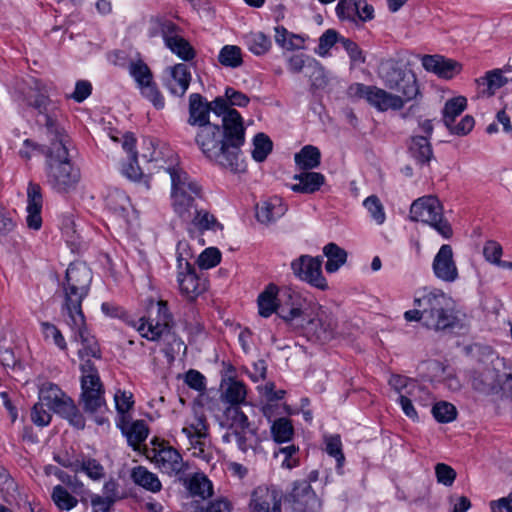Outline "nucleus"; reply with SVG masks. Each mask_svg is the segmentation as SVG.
I'll return each instance as SVG.
<instances>
[{
	"mask_svg": "<svg viewBox=\"0 0 512 512\" xmlns=\"http://www.w3.org/2000/svg\"><path fill=\"white\" fill-rule=\"evenodd\" d=\"M358 0H340L336 6V14L341 20L356 23Z\"/></svg>",
	"mask_w": 512,
	"mask_h": 512,
	"instance_id": "59",
	"label": "nucleus"
},
{
	"mask_svg": "<svg viewBox=\"0 0 512 512\" xmlns=\"http://www.w3.org/2000/svg\"><path fill=\"white\" fill-rule=\"evenodd\" d=\"M306 73L313 87L321 88L327 84L324 68L317 60L307 57Z\"/></svg>",
	"mask_w": 512,
	"mask_h": 512,
	"instance_id": "51",
	"label": "nucleus"
},
{
	"mask_svg": "<svg viewBox=\"0 0 512 512\" xmlns=\"http://www.w3.org/2000/svg\"><path fill=\"white\" fill-rule=\"evenodd\" d=\"M323 259L301 255L291 262V269L296 277L322 291L328 289V283L322 274Z\"/></svg>",
	"mask_w": 512,
	"mask_h": 512,
	"instance_id": "14",
	"label": "nucleus"
},
{
	"mask_svg": "<svg viewBox=\"0 0 512 512\" xmlns=\"http://www.w3.org/2000/svg\"><path fill=\"white\" fill-rule=\"evenodd\" d=\"M410 219L432 226L444 238L453 234L451 225L442 217V207L436 197L426 196L415 200L410 207Z\"/></svg>",
	"mask_w": 512,
	"mask_h": 512,
	"instance_id": "8",
	"label": "nucleus"
},
{
	"mask_svg": "<svg viewBox=\"0 0 512 512\" xmlns=\"http://www.w3.org/2000/svg\"><path fill=\"white\" fill-rule=\"evenodd\" d=\"M275 42L282 48L287 50L304 49L305 39L299 34L289 32L283 26L275 27Z\"/></svg>",
	"mask_w": 512,
	"mask_h": 512,
	"instance_id": "38",
	"label": "nucleus"
},
{
	"mask_svg": "<svg viewBox=\"0 0 512 512\" xmlns=\"http://www.w3.org/2000/svg\"><path fill=\"white\" fill-rule=\"evenodd\" d=\"M435 475L438 483L444 486H452L456 479V471L445 463H437L435 465Z\"/></svg>",
	"mask_w": 512,
	"mask_h": 512,
	"instance_id": "63",
	"label": "nucleus"
},
{
	"mask_svg": "<svg viewBox=\"0 0 512 512\" xmlns=\"http://www.w3.org/2000/svg\"><path fill=\"white\" fill-rule=\"evenodd\" d=\"M218 62L226 67L235 69L243 64L242 49L236 45H225L218 54Z\"/></svg>",
	"mask_w": 512,
	"mask_h": 512,
	"instance_id": "42",
	"label": "nucleus"
},
{
	"mask_svg": "<svg viewBox=\"0 0 512 512\" xmlns=\"http://www.w3.org/2000/svg\"><path fill=\"white\" fill-rule=\"evenodd\" d=\"M141 95L150 101L156 109H163L165 106L164 97L157 84L151 80L139 86Z\"/></svg>",
	"mask_w": 512,
	"mask_h": 512,
	"instance_id": "53",
	"label": "nucleus"
},
{
	"mask_svg": "<svg viewBox=\"0 0 512 512\" xmlns=\"http://www.w3.org/2000/svg\"><path fill=\"white\" fill-rule=\"evenodd\" d=\"M226 425L233 431L245 432L250 429L248 417L241 410L240 406H229L224 411Z\"/></svg>",
	"mask_w": 512,
	"mask_h": 512,
	"instance_id": "40",
	"label": "nucleus"
},
{
	"mask_svg": "<svg viewBox=\"0 0 512 512\" xmlns=\"http://www.w3.org/2000/svg\"><path fill=\"white\" fill-rule=\"evenodd\" d=\"M305 303V298L299 292L288 287L279 290L277 315L291 331L299 327V323L305 315L303 310Z\"/></svg>",
	"mask_w": 512,
	"mask_h": 512,
	"instance_id": "12",
	"label": "nucleus"
},
{
	"mask_svg": "<svg viewBox=\"0 0 512 512\" xmlns=\"http://www.w3.org/2000/svg\"><path fill=\"white\" fill-rule=\"evenodd\" d=\"M129 73L137 83L138 87L153 80L151 69L142 60L132 62L129 65Z\"/></svg>",
	"mask_w": 512,
	"mask_h": 512,
	"instance_id": "57",
	"label": "nucleus"
},
{
	"mask_svg": "<svg viewBox=\"0 0 512 512\" xmlns=\"http://www.w3.org/2000/svg\"><path fill=\"white\" fill-rule=\"evenodd\" d=\"M423 68L440 78L451 79L460 72L461 65L441 55H424L421 57Z\"/></svg>",
	"mask_w": 512,
	"mask_h": 512,
	"instance_id": "25",
	"label": "nucleus"
},
{
	"mask_svg": "<svg viewBox=\"0 0 512 512\" xmlns=\"http://www.w3.org/2000/svg\"><path fill=\"white\" fill-rule=\"evenodd\" d=\"M224 399L230 406L237 405L245 402L247 391L243 382L231 380L224 392Z\"/></svg>",
	"mask_w": 512,
	"mask_h": 512,
	"instance_id": "50",
	"label": "nucleus"
},
{
	"mask_svg": "<svg viewBox=\"0 0 512 512\" xmlns=\"http://www.w3.org/2000/svg\"><path fill=\"white\" fill-rule=\"evenodd\" d=\"M51 499L61 511H70L78 504V499L69 493L62 485H56L53 488Z\"/></svg>",
	"mask_w": 512,
	"mask_h": 512,
	"instance_id": "45",
	"label": "nucleus"
},
{
	"mask_svg": "<svg viewBox=\"0 0 512 512\" xmlns=\"http://www.w3.org/2000/svg\"><path fill=\"white\" fill-rule=\"evenodd\" d=\"M45 152V172L48 185L57 193L65 194L76 189L81 179L80 169L70 158L73 147L67 133L53 130Z\"/></svg>",
	"mask_w": 512,
	"mask_h": 512,
	"instance_id": "2",
	"label": "nucleus"
},
{
	"mask_svg": "<svg viewBox=\"0 0 512 512\" xmlns=\"http://www.w3.org/2000/svg\"><path fill=\"white\" fill-rule=\"evenodd\" d=\"M65 393L53 383H44L39 390V400L50 410L65 397Z\"/></svg>",
	"mask_w": 512,
	"mask_h": 512,
	"instance_id": "47",
	"label": "nucleus"
},
{
	"mask_svg": "<svg viewBox=\"0 0 512 512\" xmlns=\"http://www.w3.org/2000/svg\"><path fill=\"white\" fill-rule=\"evenodd\" d=\"M220 97L227 107L222 115L227 141L231 149L235 150L238 159H241V148L245 143L246 129L241 114L233 107H246L250 99L246 94L232 87H226L224 96Z\"/></svg>",
	"mask_w": 512,
	"mask_h": 512,
	"instance_id": "6",
	"label": "nucleus"
},
{
	"mask_svg": "<svg viewBox=\"0 0 512 512\" xmlns=\"http://www.w3.org/2000/svg\"><path fill=\"white\" fill-rule=\"evenodd\" d=\"M106 207L116 215L125 218L131 206L129 197L125 192L115 188L108 192L105 198Z\"/></svg>",
	"mask_w": 512,
	"mask_h": 512,
	"instance_id": "34",
	"label": "nucleus"
},
{
	"mask_svg": "<svg viewBox=\"0 0 512 512\" xmlns=\"http://www.w3.org/2000/svg\"><path fill=\"white\" fill-rule=\"evenodd\" d=\"M78 472L85 473L94 481L102 479L105 475L104 467L98 460L83 454H81V459L79 460Z\"/></svg>",
	"mask_w": 512,
	"mask_h": 512,
	"instance_id": "48",
	"label": "nucleus"
},
{
	"mask_svg": "<svg viewBox=\"0 0 512 512\" xmlns=\"http://www.w3.org/2000/svg\"><path fill=\"white\" fill-rule=\"evenodd\" d=\"M414 306L424 313V326L435 331L452 329L458 324L451 298L440 290L424 292L414 298Z\"/></svg>",
	"mask_w": 512,
	"mask_h": 512,
	"instance_id": "3",
	"label": "nucleus"
},
{
	"mask_svg": "<svg viewBox=\"0 0 512 512\" xmlns=\"http://www.w3.org/2000/svg\"><path fill=\"white\" fill-rule=\"evenodd\" d=\"M408 151L421 165L429 164L434 157L433 149L428 137L422 135L411 136L408 143Z\"/></svg>",
	"mask_w": 512,
	"mask_h": 512,
	"instance_id": "31",
	"label": "nucleus"
},
{
	"mask_svg": "<svg viewBox=\"0 0 512 512\" xmlns=\"http://www.w3.org/2000/svg\"><path fill=\"white\" fill-rule=\"evenodd\" d=\"M295 512H321L322 501L306 480L293 482L292 490L286 495Z\"/></svg>",
	"mask_w": 512,
	"mask_h": 512,
	"instance_id": "15",
	"label": "nucleus"
},
{
	"mask_svg": "<svg viewBox=\"0 0 512 512\" xmlns=\"http://www.w3.org/2000/svg\"><path fill=\"white\" fill-rule=\"evenodd\" d=\"M188 490L193 496L206 499L213 494V485L204 474H195L189 479Z\"/></svg>",
	"mask_w": 512,
	"mask_h": 512,
	"instance_id": "44",
	"label": "nucleus"
},
{
	"mask_svg": "<svg viewBox=\"0 0 512 512\" xmlns=\"http://www.w3.org/2000/svg\"><path fill=\"white\" fill-rule=\"evenodd\" d=\"M287 211L279 197H271L256 205V217L261 223H271L282 217Z\"/></svg>",
	"mask_w": 512,
	"mask_h": 512,
	"instance_id": "29",
	"label": "nucleus"
},
{
	"mask_svg": "<svg viewBox=\"0 0 512 512\" xmlns=\"http://www.w3.org/2000/svg\"><path fill=\"white\" fill-rule=\"evenodd\" d=\"M323 253L327 257L325 270L328 273H334L345 264L347 260V252L337 244L331 242L324 246Z\"/></svg>",
	"mask_w": 512,
	"mask_h": 512,
	"instance_id": "37",
	"label": "nucleus"
},
{
	"mask_svg": "<svg viewBox=\"0 0 512 512\" xmlns=\"http://www.w3.org/2000/svg\"><path fill=\"white\" fill-rule=\"evenodd\" d=\"M279 288L277 285L270 283L259 294L257 299L258 310L260 316L264 318L270 317L273 313L278 312Z\"/></svg>",
	"mask_w": 512,
	"mask_h": 512,
	"instance_id": "32",
	"label": "nucleus"
},
{
	"mask_svg": "<svg viewBox=\"0 0 512 512\" xmlns=\"http://www.w3.org/2000/svg\"><path fill=\"white\" fill-rule=\"evenodd\" d=\"M378 74L385 86L396 92L394 96L402 101V108L406 103L418 101L422 98L420 84L416 74L403 67L400 61L387 59L380 63Z\"/></svg>",
	"mask_w": 512,
	"mask_h": 512,
	"instance_id": "4",
	"label": "nucleus"
},
{
	"mask_svg": "<svg viewBox=\"0 0 512 512\" xmlns=\"http://www.w3.org/2000/svg\"><path fill=\"white\" fill-rule=\"evenodd\" d=\"M81 377V398L86 412H97L105 405L103 397L104 389L98 371L94 363L87 359L80 366Z\"/></svg>",
	"mask_w": 512,
	"mask_h": 512,
	"instance_id": "9",
	"label": "nucleus"
},
{
	"mask_svg": "<svg viewBox=\"0 0 512 512\" xmlns=\"http://www.w3.org/2000/svg\"><path fill=\"white\" fill-rule=\"evenodd\" d=\"M252 158L256 162H263L272 152L273 143L271 139L264 133H257L253 139Z\"/></svg>",
	"mask_w": 512,
	"mask_h": 512,
	"instance_id": "49",
	"label": "nucleus"
},
{
	"mask_svg": "<svg viewBox=\"0 0 512 512\" xmlns=\"http://www.w3.org/2000/svg\"><path fill=\"white\" fill-rule=\"evenodd\" d=\"M47 147L48 145H41L31 139H25L18 150V155L21 159L29 161L35 154L45 155Z\"/></svg>",
	"mask_w": 512,
	"mask_h": 512,
	"instance_id": "60",
	"label": "nucleus"
},
{
	"mask_svg": "<svg viewBox=\"0 0 512 512\" xmlns=\"http://www.w3.org/2000/svg\"><path fill=\"white\" fill-rule=\"evenodd\" d=\"M172 53L176 54L181 60L189 62L196 56V51L192 45L182 36L167 39L166 45Z\"/></svg>",
	"mask_w": 512,
	"mask_h": 512,
	"instance_id": "43",
	"label": "nucleus"
},
{
	"mask_svg": "<svg viewBox=\"0 0 512 512\" xmlns=\"http://www.w3.org/2000/svg\"><path fill=\"white\" fill-rule=\"evenodd\" d=\"M479 85L486 86L483 93L488 97L493 96L496 91L508 83V79L504 76L503 70L493 69L486 72L484 77L477 80Z\"/></svg>",
	"mask_w": 512,
	"mask_h": 512,
	"instance_id": "39",
	"label": "nucleus"
},
{
	"mask_svg": "<svg viewBox=\"0 0 512 512\" xmlns=\"http://www.w3.org/2000/svg\"><path fill=\"white\" fill-rule=\"evenodd\" d=\"M467 99L464 96H458L449 99L442 111V120L446 127H450L454 123L456 117H458L466 108Z\"/></svg>",
	"mask_w": 512,
	"mask_h": 512,
	"instance_id": "41",
	"label": "nucleus"
},
{
	"mask_svg": "<svg viewBox=\"0 0 512 512\" xmlns=\"http://www.w3.org/2000/svg\"><path fill=\"white\" fill-rule=\"evenodd\" d=\"M42 332L45 339L52 338L54 344L61 350H67V343L61 333V331L52 323L42 322Z\"/></svg>",
	"mask_w": 512,
	"mask_h": 512,
	"instance_id": "62",
	"label": "nucleus"
},
{
	"mask_svg": "<svg viewBox=\"0 0 512 512\" xmlns=\"http://www.w3.org/2000/svg\"><path fill=\"white\" fill-rule=\"evenodd\" d=\"M43 196L41 186L34 182H29L27 187V217L26 223L30 229L39 230L42 226Z\"/></svg>",
	"mask_w": 512,
	"mask_h": 512,
	"instance_id": "23",
	"label": "nucleus"
},
{
	"mask_svg": "<svg viewBox=\"0 0 512 512\" xmlns=\"http://www.w3.org/2000/svg\"><path fill=\"white\" fill-rule=\"evenodd\" d=\"M221 261V253L217 248L208 247L198 257L197 263L202 269H210Z\"/></svg>",
	"mask_w": 512,
	"mask_h": 512,
	"instance_id": "61",
	"label": "nucleus"
},
{
	"mask_svg": "<svg viewBox=\"0 0 512 512\" xmlns=\"http://www.w3.org/2000/svg\"><path fill=\"white\" fill-rule=\"evenodd\" d=\"M295 163L303 171L317 168L321 163L320 150L313 145L304 146L295 154Z\"/></svg>",
	"mask_w": 512,
	"mask_h": 512,
	"instance_id": "35",
	"label": "nucleus"
},
{
	"mask_svg": "<svg viewBox=\"0 0 512 512\" xmlns=\"http://www.w3.org/2000/svg\"><path fill=\"white\" fill-rule=\"evenodd\" d=\"M271 434L276 442H287L292 438L293 426L287 418H279L275 420L271 426Z\"/></svg>",
	"mask_w": 512,
	"mask_h": 512,
	"instance_id": "52",
	"label": "nucleus"
},
{
	"mask_svg": "<svg viewBox=\"0 0 512 512\" xmlns=\"http://www.w3.org/2000/svg\"><path fill=\"white\" fill-rule=\"evenodd\" d=\"M293 180L297 183L290 186L291 190L303 194H313L319 191L326 181L322 173L309 170L295 174Z\"/></svg>",
	"mask_w": 512,
	"mask_h": 512,
	"instance_id": "28",
	"label": "nucleus"
},
{
	"mask_svg": "<svg viewBox=\"0 0 512 512\" xmlns=\"http://www.w3.org/2000/svg\"><path fill=\"white\" fill-rule=\"evenodd\" d=\"M226 108L221 97L208 102L201 94L192 93L189 96L187 123L199 127L195 142L207 160L232 173H241L246 170V165L231 149L223 123L217 125L210 122L211 112L222 117Z\"/></svg>",
	"mask_w": 512,
	"mask_h": 512,
	"instance_id": "1",
	"label": "nucleus"
},
{
	"mask_svg": "<svg viewBox=\"0 0 512 512\" xmlns=\"http://www.w3.org/2000/svg\"><path fill=\"white\" fill-rule=\"evenodd\" d=\"M62 233L66 238V242L74 248H80L81 246V236L77 231L76 224L71 219H66L63 223Z\"/></svg>",
	"mask_w": 512,
	"mask_h": 512,
	"instance_id": "64",
	"label": "nucleus"
},
{
	"mask_svg": "<svg viewBox=\"0 0 512 512\" xmlns=\"http://www.w3.org/2000/svg\"><path fill=\"white\" fill-rule=\"evenodd\" d=\"M389 385L400 395H414L416 390H420V386L415 380L409 379L401 375H392L389 379Z\"/></svg>",
	"mask_w": 512,
	"mask_h": 512,
	"instance_id": "54",
	"label": "nucleus"
},
{
	"mask_svg": "<svg viewBox=\"0 0 512 512\" xmlns=\"http://www.w3.org/2000/svg\"><path fill=\"white\" fill-rule=\"evenodd\" d=\"M171 177V199L174 212L183 220L191 218L192 209L202 199L201 186L179 167L167 169Z\"/></svg>",
	"mask_w": 512,
	"mask_h": 512,
	"instance_id": "5",
	"label": "nucleus"
},
{
	"mask_svg": "<svg viewBox=\"0 0 512 512\" xmlns=\"http://www.w3.org/2000/svg\"><path fill=\"white\" fill-rule=\"evenodd\" d=\"M29 104L38 111L40 118L37 121L46 128V136L48 140L52 139L53 130L67 133L59 122V111L50 108L51 101L47 96L38 94Z\"/></svg>",
	"mask_w": 512,
	"mask_h": 512,
	"instance_id": "22",
	"label": "nucleus"
},
{
	"mask_svg": "<svg viewBox=\"0 0 512 512\" xmlns=\"http://www.w3.org/2000/svg\"><path fill=\"white\" fill-rule=\"evenodd\" d=\"M338 328L336 316L325 307H318L313 316L304 315L294 333L311 342L326 343L332 340Z\"/></svg>",
	"mask_w": 512,
	"mask_h": 512,
	"instance_id": "7",
	"label": "nucleus"
},
{
	"mask_svg": "<svg viewBox=\"0 0 512 512\" xmlns=\"http://www.w3.org/2000/svg\"><path fill=\"white\" fill-rule=\"evenodd\" d=\"M432 414L438 422L449 423L456 419L457 410L453 404L440 401L433 406Z\"/></svg>",
	"mask_w": 512,
	"mask_h": 512,
	"instance_id": "56",
	"label": "nucleus"
},
{
	"mask_svg": "<svg viewBox=\"0 0 512 512\" xmlns=\"http://www.w3.org/2000/svg\"><path fill=\"white\" fill-rule=\"evenodd\" d=\"M192 75L187 64L178 63L164 70L163 86L175 97H183L187 92Z\"/></svg>",
	"mask_w": 512,
	"mask_h": 512,
	"instance_id": "18",
	"label": "nucleus"
},
{
	"mask_svg": "<svg viewBox=\"0 0 512 512\" xmlns=\"http://www.w3.org/2000/svg\"><path fill=\"white\" fill-rule=\"evenodd\" d=\"M117 427L126 437L127 443L133 450H138L149 434V428L144 420H136L131 422L129 416L118 418Z\"/></svg>",
	"mask_w": 512,
	"mask_h": 512,
	"instance_id": "24",
	"label": "nucleus"
},
{
	"mask_svg": "<svg viewBox=\"0 0 512 512\" xmlns=\"http://www.w3.org/2000/svg\"><path fill=\"white\" fill-rule=\"evenodd\" d=\"M157 318L148 319L140 318L137 323L134 324L137 331L142 337L150 340L157 341L164 334H169L173 324L172 314L169 312L167 302L159 300L156 303Z\"/></svg>",
	"mask_w": 512,
	"mask_h": 512,
	"instance_id": "13",
	"label": "nucleus"
},
{
	"mask_svg": "<svg viewBox=\"0 0 512 512\" xmlns=\"http://www.w3.org/2000/svg\"><path fill=\"white\" fill-rule=\"evenodd\" d=\"M92 271L84 262L71 263L65 275L64 284L79 287L80 290H90Z\"/></svg>",
	"mask_w": 512,
	"mask_h": 512,
	"instance_id": "30",
	"label": "nucleus"
},
{
	"mask_svg": "<svg viewBox=\"0 0 512 512\" xmlns=\"http://www.w3.org/2000/svg\"><path fill=\"white\" fill-rule=\"evenodd\" d=\"M177 281L181 294L190 302L207 290V280L197 275L190 262H185L179 270Z\"/></svg>",
	"mask_w": 512,
	"mask_h": 512,
	"instance_id": "19",
	"label": "nucleus"
},
{
	"mask_svg": "<svg viewBox=\"0 0 512 512\" xmlns=\"http://www.w3.org/2000/svg\"><path fill=\"white\" fill-rule=\"evenodd\" d=\"M131 478L135 484L153 493L159 492L162 488L157 475L143 466L133 468Z\"/></svg>",
	"mask_w": 512,
	"mask_h": 512,
	"instance_id": "36",
	"label": "nucleus"
},
{
	"mask_svg": "<svg viewBox=\"0 0 512 512\" xmlns=\"http://www.w3.org/2000/svg\"><path fill=\"white\" fill-rule=\"evenodd\" d=\"M348 94L351 97L365 99L371 106L380 112L402 109V101L394 93L377 86L354 83L349 86Z\"/></svg>",
	"mask_w": 512,
	"mask_h": 512,
	"instance_id": "11",
	"label": "nucleus"
},
{
	"mask_svg": "<svg viewBox=\"0 0 512 512\" xmlns=\"http://www.w3.org/2000/svg\"><path fill=\"white\" fill-rule=\"evenodd\" d=\"M281 494L274 487H256L249 501L250 512H282Z\"/></svg>",
	"mask_w": 512,
	"mask_h": 512,
	"instance_id": "21",
	"label": "nucleus"
},
{
	"mask_svg": "<svg viewBox=\"0 0 512 512\" xmlns=\"http://www.w3.org/2000/svg\"><path fill=\"white\" fill-rule=\"evenodd\" d=\"M500 374L494 367L486 366L482 370L474 371L471 376V385L479 393L490 395L500 391Z\"/></svg>",
	"mask_w": 512,
	"mask_h": 512,
	"instance_id": "26",
	"label": "nucleus"
},
{
	"mask_svg": "<svg viewBox=\"0 0 512 512\" xmlns=\"http://www.w3.org/2000/svg\"><path fill=\"white\" fill-rule=\"evenodd\" d=\"M52 411L68 419L73 426L84 428L85 421L82 414L79 412L73 400L67 395L53 407Z\"/></svg>",
	"mask_w": 512,
	"mask_h": 512,
	"instance_id": "33",
	"label": "nucleus"
},
{
	"mask_svg": "<svg viewBox=\"0 0 512 512\" xmlns=\"http://www.w3.org/2000/svg\"><path fill=\"white\" fill-rule=\"evenodd\" d=\"M151 449L155 465L162 473L182 479L189 468L177 449L164 440L154 439Z\"/></svg>",
	"mask_w": 512,
	"mask_h": 512,
	"instance_id": "10",
	"label": "nucleus"
},
{
	"mask_svg": "<svg viewBox=\"0 0 512 512\" xmlns=\"http://www.w3.org/2000/svg\"><path fill=\"white\" fill-rule=\"evenodd\" d=\"M74 331V340L80 341L82 348L78 351L80 359L84 360L85 357H93L101 359L102 353L98 341L92 335L87 327L86 321L82 325H68Z\"/></svg>",
	"mask_w": 512,
	"mask_h": 512,
	"instance_id": "27",
	"label": "nucleus"
},
{
	"mask_svg": "<svg viewBox=\"0 0 512 512\" xmlns=\"http://www.w3.org/2000/svg\"><path fill=\"white\" fill-rule=\"evenodd\" d=\"M432 270L437 279L446 283H453L459 278L453 249L450 245L443 244L440 247L433 259Z\"/></svg>",
	"mask_w": 512,
	"mask_h": 512,
	"instance_id": "20",
	"label": "nucleus"
},
{
	"mask_svg": "<svg viewBox=\"0 0 512 512\" xmlns=\"http://www.w3.org/2000/svg\"><path fill=\"white\" fill-rule=\"evenodd\" d=\"M63 304L61 312L68 325H82L84 323V313L82 311V302L88 296V290H80L79 287L64 284Z\"/></svg>",
	"mask_w": 512,
	"mask_h": 512,
	"instance_id": "16",
	"label": "nucleus"
},
{
	"mask_svg": "<svg viewBox=\"0 0 512 512\" xmlns=\"http://www.w3.org/2000/svg\"><path fill=\"white\" fill-rule=\"evenodd\" d=\"M248 49L255 55H263L271 48V40L262 32H251L245 36Z\"/></svg>",
	"mask_w": 512,
	"mask_h": 512,
	"instance_id": "46",
	"label": "nucleus"
},
{
	"mask_svg": "<svg viewBox=\"0 0 512 512\" xmlns=\"http://www.w3.org/2000/svg\"><path fill=\"white\" fill-rule=\"evenodd\" d=\"M364 207L370 213V216L376 221L377 224H383L385 221V212L382 203L375 195L367 197L363 202Z\"/></svg>",
	"mask_w": 512,
	"mask_h": 512,
	"instance_id": "58",
	"label": "nucleus"
},
{
	"mask_svg": "<svg viewBox=\"0 0 512 512\" xmlns=\"http://www.w3.org/2000/svg\"><path fill=\"white\" fill-rule=\"evenodd\" d=\"M326 452L329 456L335 458L337 469H341L345 462V456L342 451V442L340 435H330L325 437Z\"/></svg>",
	"mask_w": 512,
	"mask_h": 512,
	"instance_id": "55",
	"label": "nucleus"
},
{
	"mask_svg": "<svg viewBox=\"0 0 512 512\" xmlns=\"http://www.w3.org/2000/svg\"><path fill=\"white\" fill-rule=\"evenodd\" d=\"M186 221L188 222L187 231L190 237L197 240L202 246L206 244L203 238L205 233H217L223 230V225L217 221L215 216L208 210L200 208L199 205L192 209L191 218Z\"/></svg>",
	"mask_w": 512,
	"mask_h": 512,
	"instance_id": "17",
	"label": "nucleus"
}]
</instances>
